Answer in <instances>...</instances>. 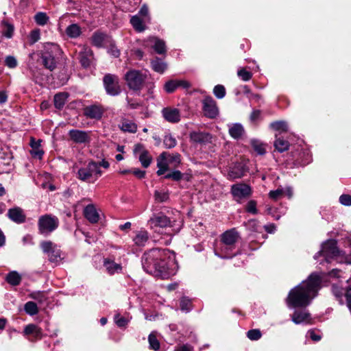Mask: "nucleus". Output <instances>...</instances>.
<instances>
[{"label":"nucleus","mask_w":351,"mask_h":351,"mask_svg":"<svg viewBox=\"0 0 351 351\" xmlns=\"http://www.w3.org/2000/svg\"><path fill=\"white\" fill-rule=\"evenodd\" d=\"M144 270L155 276L167 278L178 269L175 255L168 250L152 249L142 257Z\"/></svg>","instance_id":"f257e3e1"},{"label":"nucleus","mask_w":351,"mask_h":351,"mask_svg":"<svg viewBox=\"0 0 351 351\" xmlns=\"http://www.w3.org/2000/svg\"><path fill=\"white\" fill-rule=\"evenodd\" d=\"M321 277L313 273L307 280L293 288L286 299L287 304L290 308L304 307L308 306L316 297L320 289Z\"/></svg>","instance_id":"f03ea898"},{"label":"nucleus","mask_w":351,"mask_h":351,"mask_svg":"<svg viewBox=\"0 0 351 351\" xmlns=\"http://www.w3.org/2000/svg\"><path fill=\"white\" fill-rule=\"evenodd\" d=\"M239 235L234 229L227 230L221 236L219 245L215 248V254L221 258L232 257L230 253L235 248Z\"/></svg>","instance_id":"7ed1b4c3"},{"label":"nucleus","mask_w":351,"mask_h":351,"mask_svg":"<svg viewBox=\"0 0 351 351\" xmlns=\"http://www.w3.org/2000/svg\"><path fill=\"white\" fill-rule=\"evenodd\" d=\"M61 49L56 44L48 43L44 51L40 53L42 64L45 69L53 71L57 66L58 56L60 55Z\"/></svg>","instance_id":"20e7f679"},{"label":"nucleus","mask_w":351,"mask_h":351,"mask_svg":"<svg viewBox=\"0 0 351 351\" xmlns=\"http://www.w3.org/2000/svg\"><path fill=\"white\" fill-rule=\"evenodd\" d=\"M146 78L145 74L135 69L128 71L124 75V80L128 88L135 91L142 89Z\"/></svg>","instance_id":"39448f33"},{"label":"nucleus","mask_w":351,"mask_h":351,"mask_svg":"<svg viewBox=\"0 0 351 351\" xmlns=\"http://www.w3.org/2000/svg\"><path fill=\"white\" fill-rule=\"evenodd\" d=\"M40 247L43 252L48 256L50 262L59 264L63 259L61 250L51 241H43Z\"/></svg>","instance_id":"423d86ee"},{"label":"nucleus","mask_w":351,"mask_h":351,"mask_svg":"<svg viewBox=\"0 0 351 351\" xmlns=\"http://www.w3.org/2000/svg\"><path fill=\"white\" fill-rule=\"evenodd\" d=\"M339 254V251L337 247V242L335 240H328L322 245L320 252H319L314 258L317 259L319 256H323L326 262H330L331 260L337 258Z\"/></svg>","instance_id":"0eeeda50"},{"label":"nucleus","mask_w":351,"mask_h":351,"mask_svg":"<svg viewBox=\"0 0 351 351\" xmlns=\"http://www.w3.org/2000/svg\"><path fill=\"white\" fill-rule=\"evenodd\" d=\"M77 174L80 180L88 182L93 177L97 179L101 176L102 171L99 169L97 163L90 162L86 167L80 169Z\"/></svg>","instance_id":"6e6552de"},{"label":"nucleus","mask_w":351,"mask_h":351,"mask_svg":"<svg viewBox=\"0 0 351 351\" xmlns=\"http://www.w3.org/2000/svg\"><path fill=\"white\" fill-rule=\"evenodd\" d=\"M59 224L58 219L51 215H45L38 219V228L42 234H49L55 230Z\"/></svg>","instance_id":"1a4fd4ad"},{"label":"nucleus","mask_w":351,"mask_h":351,"mask_svg":"<svg viewBox=\"0 0 351 351\" xmlns=\"http://www.w3.org/2000/svg\"><path fill=\"white\" fill-rule=\"evenodd\" d=\"M104 86L107 93L112 96L118 95L121 93L118 76L110 73L104 77Z\"/></svg>","instance_id":"9d476101"},{"label":"nucleus","mask_w":351,"mask_h":351,"mask_svg":"<svg viewBox=\"0 0 351 351\" xmlns=\"http://www.w3.org/2000/svg\"><path fill=\"white\" fill-rule=\"evenodd\" d=\"M149 228L157 231L158 228H163L171 226V220L162 213L154 214L147 221Z\"/></svg>","instance_id":"9b49d317"},{"label":"nucleus","mask_w":351,"mask_h":351,"mask_svg":"<svg viewBox=\"0 0 351 351\" xmlns=\"http://www.w3.org/2000/svg\"><path fill=\"white\" fill-rule=\"evenodd\" d=\"M231 193L234 199L239 202L243 198H247L250 196L252 193L251 187L243 183H238L233 184L231 186Z\"/></svg>","instance_id":"f8f14e48"},{"label":"nucleus","mask_w":351,"mask_h":351,"mask_svg":"<svg viewBox=\"0 0 351 351\" xmlns=\"http://www.w3.org/2000/svg\"><path fill=\"white\" fill-rule=\"evenodd\" d=\"M203 112L208 118H215L219 114L216 101L210 96L206 97L203 101Z\"/></svg>","instance_id":"ddd939ff"},{"label":"nucleus","mask_w":351,"mask_h":351,"mask_svg":"<svg viewBox=\"0 0 351 351\" xmlns=\"http://www.w3.org/2000/svg\"><path fill=\"white\" fill-rule=\"evenodd\" d=\"M134 154L138 158L139 161L144 168H147L149 166L152 160V158L149 155V152L143 145H136L134 149Z\"/></svg>","instance_id":"4468645a"},{"label":"nucleus","mask_w":351,"mask_h":351,"mask_svg":"<svg viewBox=\"0 0 351 351\" xmlns=\"http://www.w3.org/2000/svg\"><path fill=\"white\" fill-rule=\"evenodd\" d=\"M25 336H31L32 341L41 339L43 337L42 329L34 324L27 325L23 330Z\"/></svg>","instance_id":"2eb2a0df"},{"label":"nucleus","mask_w":351,"mask_h":351,"mask_svg":"<svg viewBox=\"0 0 351 351\" xmlns=\"http://www.w3.org/2000/svg\"><path fill=\"white\" fill-rule=\"evenodd\" d=\"M164 119L170 123H178L180 121V112L177 108H165L162 110Z\"/></svg>","instance_id":"dca6fc26"},{"label":"nucleus","mask_w":351,"mask_h":351,"mask_svg":"<svg viewBox=\"0 0 351 351\" xmlns=\"http://www.w3.org/2000/svg\"><path fill=\"white\" fill-rule=\"evenodd\" d=\"M8 216L12 221L17 223H23L25 221V215L19 207L9 209Z\"/></svg>","instance_id":"f3484780"},{"label":"nucleus","mask_w":351,"mask_h":351,"mask_svg":"<svg viewBox=\"0 0 351 351\" xmlns=\"http://www.w3.org/2000/svg\"><path fill=\"white\" fill-rule=\"evenodd\" d=\"M86 219L92 223H95L99 220V215L93 204H88L84 210Z\"/></svg>","instance_id":"a211bd4d"},{"label":"nucleus","mask_w":351,"mask_h":351,"mask_svg":"<svg viewBox=\"0 0 351 351\" xmlns=\"http://www.w3.org/2000/svg\"><path fill=\"white\" fill-rule=\"evenodd\" d=\"M69 134L70 138L77 143H84L89 141L88 133L84 131L71 130Z\"/></svg>","instance_id":"6ab92c4d"},{"label":"nucleus","mask_w":351,"mask_h":351,"mask_svg":"<svg viewBox=\"0 0 351 351\" xmlns=\"http://www.w3.org/2000/svg\"><path fill=\"white\" fill-rule=\"evenodd\" d=\"M103 112L101 107L96 105L88 106L84 110L85 115L90 119H99L102 117Z\"/></svg>","instance_id":"aec40b11"},{"label":"nucleus","mask_w":351,"mask_h":351,"mask_svg":"<svg viewBox=\"0 0 351 351\" xmlns=\"http://www.w3.org/2000/svg\"><path fill=\"white\" fill-rule=\"evenodd\" d=\"M93 51L87 47H83L82 51L80 53V62L84 67H88L93 58Z\"/></svg>","instance_id":"412c9836"},{"label":"nucleus","mask_w":351,"mask_h":351,"mask_svg":"<svg viewBox=\"0 0 351 351\" xmlns=\"http://www.w3.org/2000/svg\"><path fill=\"white\" fill-rule=\"evenodd\" d=\"M104 266L108 273L110 275H113L115 273H119L122 270V267L120 264L116 263L114 261H110L108 258L104 259Z\"/></svg>","instance_id":"4be33fe9"},{"label":"nucleus","mask_w":351,"mask_h":351,"mask_svg":"<svg viewBox=\"0 0 351 351\" xmlns=\"http://www.w3.org/2000/svg\"><path fill=\"white\" fill-rule=\"evenodd\" d=\"M291 319L296 324L308 322L310 319V314L305 311H296L293 314Z\"/></svg>","instance_id":"5701e85b"},{"label":"nucleus","mask_w":351,"mask_h":351,"mask_svg":"<svg viewBox=\"0 0 351 351\" xmlns=\"http://www.w3.org/2000/svg\"><path fill=\"white\" fill-rule=\"evenodd\" d=\"M190 136L191 139L195 143H205L211 141V136L208 133L194 132Z\"/></svg>","instance_id":"b1692460"},{"label":"nucleus","mask_w":351,"mask_h":351,"mask_svg":"<svg viewBox=\"0 0 351 351\" xmlns=\"http://www.w3.org/2000/svg\"><path fill=\"white\" fill-rule=\"evenodd\" d=\"M148 41L152 45V47L158 53L162 54L166 51L165 44L163 40L152 37L149 38Z\"/></svg>","instance_id":"393cba45"},{"label":"nucleus","mask_w":351,"mask_h":351,"mask_svg":"<svg viewBox=\"0 0 351 351\" xmlns=\"http://www.w3.org/2000/svg\"><path fill=\"white\" fill-rule=\"evenodd\" d=\"M31 147L32 150L30 152L32 157L38 159H41L44 154V152L40 148V142L35 141L34 139H32Z\"/></svg>","instance_id":"a878e982"},{"label":"nucleus","mask_w":351,"mask_h":351,"mask_svg":"<svg viewBox=\"0 0 351 351\" xmlns=\"http://www.w3.org/2000/svg\"><path fill=\"white\" fill-rule=\"evenodd\" d=\"M148 233L145 230H141L136 232V236L134 237L133 241L138 246H144L148 241Z\"/></svg>","instance_id":"bb28decb"},{"label":"nucleus","mask_w":351,"mask_h":351,"mask_svg":"<svg viewBox=\"0 0 351 351\" xmlns=\"http://www.w3.org/2000/svg\"><path fill=\"white\" fill-rule=\"evenodd\" d=\"M130 23L134 29L138 32H142L145 29L144 21L138 15L133 16L130 19Z\"/></svg>","instance_id":"cd10ccee"},{"label":"nucleus","mask_w":351,"mask_h":351,"mask_svg":"<svg viewBox=\"0 0 351 351\" xmlns=\"http://www.w3.org/2000/svg\"><path fill=\"white\" fill-rule=\"evenodd\" d=\"M106 35L101 32H95L91 38L92 44L97 47H101L106 38Z\"/></svg>","instance_id":"c85d7f7f"},{"label":"nucleus","mask_w":351,"mask_h":351,"mask_svg":"<svg viewBox=\"0 0 351 351\" xmlns=\"http://www.w3.org/2000/svg\"><path fill=\"white\" fill-rule=\"evenodd\" d=\"M244 132L243 126L241 124L235 123L229 128V133L234 138H240Z\"/></svg>","instance_id":"c756f323"},{"label":"nucleus","mask_w":351,"mask_h":351,"mask_svg":"<svg viewBox=\"0 0 351 351\" xmlns=\"http://www.w3.org/2000/svg\"><path fill=\"white\" fill-rule=\"evenodd\" d=\"M6 280L10 285L12 286H17L21 283V276L15 271H11L7 275Z\"/></svg>","instance_id":"7c9ffc66"},{"label":"nucleus","mask_w":351,"mask_h":351,"mask_svg":"<svg viewBox=\"0 0 351 351\" xmlns=\"http://www.w3.org/2000/svg\"><path fill=\"white\" fill-rule=\"evenodd\" d=\"M68 98L66 93H60L54 96V105L57 108H62L65 104Z\"/></svg>","instance_id":"2f4dec72"},{"label":"nucleus","mask_w":351,"mask_h":351,"mask_svg":"<svg viewBox=\"0 0 351 351\" xmlns=\"http://www.w3.org/2000/svg\"><path fill=\"white\" fill-rule=\"evenodd\" d=\"M66 34L70 38H77L81 34V29L77 24H72L66 29Z\"/></svg>","instance_id":"473e14b6"},{"label":"nucleus","mask_w":351,"mask_h":351,"mask_svg":"<svg viewBox=\"0 0 351 351\" xmlns=\"http://www.w3.org/2000/svg\"><path fill=\"white\" fill-rule=\"evenodd\" d=\"M152 69L158 73H162L167 69V64L159 58L152 61Z\"/></svg>","instance_id":"72a5a7b5"},{"label":"nucleus","mask_w":351,"mask_h":351,"mask_svg":"<svg viewBox=\"0 0 351 351\" xmlns=\"http://www.w3.org/2000/svg\"><path fill=\"white\" fill-rule=\"evenodd\" d=\"M165 153H162L160 155V159L158 160L157 167L158 170L157 171V174L158 176H161L165 173V172L168 169L167 163L165 159Z\"/></svg>","instance_id":"f704fd0d"},{"label":"nucleus","mask_w":351,"mask_h":351,"mask_svg":"<svg viewBox=\"0 0 351 351\" xmlns=\"http://www.w3.org/2000/svg\"><path fill=\"white\" fill-rule=\"evenodd\" d=\"M120 128L124 132L135 133L137 130V125L131 121H124L122 122Z\"/></svg>","instance_id":"c9c22d12"},{"label":"nucleus","mask_w":351,"mask_h":351,"mask_svg":"<svg viewBox=\"0 0 351 351\" xmlns=\"http://www.w3.org/2000/svg\"><path fill=\"white\" fill-rule=\"evenodd\" d=\"M34 20L38 25L43 26L48 23L49 18L45 12H39L34 16Z\"/></svg>","instance_id":"e433bc0d"},{"label":"nucleus","mask_w":351,"mask_h":351,"mask_svg":"<svg viewBox=\"0 0 351 351\" xmlns=\"http://www.w3.org/2000/svg\"><path fill=\"white\" fill-rule=\"evenodd\" d=\"M29 297L42 304L47 299V293L44 291H34L29 294Z\"/></svg>","instance_id":"4c0bfd02"},{"label":"nucleus","mask_w":351,"mask_h":351,"mask_svg":"<svg viewBox=\"0 0 351 351\" xmlns=\"http://www.w3.org/2000/svg\"><path fill=\"white\" fill-rule=\"evenodd\" d=\"M274 146L280 152H282L288 149L289 143L284 139L278 138L274 143Z\"/></svg>","instance_id":"58836bf2"},{"label":"nucleus","mask_w":351,"mask_h":351,"mask_svg":"<svg viewBox=\"0 0 351 351\" xmlns=\"http://www.w3.org/2000/svg\"><path fill=\"white\" fill-rule=\"evenodd\" d=\"M24 309L25 312L30 315H34L38 312L36 304L33 302H27L25 304Z\"/></svg>","instance_id":"ea45409f"},{"label":"nucleus","mask_w":351,"mask_h":351,"mask_svg":"<svg viewBox=\"0 0 351 351\" xmlns=\"http://www.w3.org/2000/svg\"><path fill=\"white\" fill-rule=\"evenodd\" d=\"M154 198L158 202H165L169 199V193L165 191H156L154 192Z\"/></svg>","instance_id":"a19ab883"},{"label":"nucleus","mask_w":351,"mask_h":351,"mask_svg":"<svg viewBox=\"0 0 351 351\" xmlns=\"http://www.w3.org/2000/svg\"><path fill=\"white\" fill-rule=\"evenodd\" d=\"M252 145L258 154L263 155L265 153V145L262 143L253 140L252 141Z\"/></svg>","instance_id":"79ce46f5"},{"label":"nucleus","mask_w":351,"mask_h":351,"mask_svg":"<svg viewBox=\"0 0 351 351\" xmlns=\"http://www.w3.org/2000/svg\"><path fill=\"white\" fill-rule=\"evenodd\" d=\"M284 194V188L279 187L276 190L271 191L269 193V197L273 200H278L282 197Z\"/></svg>","instance_id":"37998d69"},{"label":"nucleus","mask_w":351,"mask_h":351,"mask_svg":"<svg viewBox=\"0 0 351 351\" xmlns=\"http://www.w3.org/2000/svg\"><path fill=\"white\" fill-rule=\"evenodd\" d=\"M148 341L152 349L158 350L160 348V343L154 332L149 335Z\"/></svg>","instance_id":"c03bdc74"},{"label":"nucleus","mask_w":351,"mask_h":351,"mask_svg":"<svg viewBox=\"0 0 351 351\" xmlns=\"http://www.w3.org/2000/svg\"><path fill=\"white\" fill-rule=\"evenodd\" d=\"M178 87V80H169L164 86L165 91L168 93H173Z\"/></svg>","instance_id":"a18cd8bd"},{"label":"nucleus","mask_w":351,"mask_h":351,"mask_svg":"<svg viewBox=\"0 0 351 351\" xmlns=\"http://www.w3.org/2000/svg\"><path fill=\"white\" fill-rule=\"evenodd\" d=\"M271 127L274 130L276 131H287V124L285 121H276L271 123Z\"/></svg>","instance_id":"49530a36"},{"label":"nucleus","mask_w":351,"mask_h":351,"mask_svg":"<svg viewBox=\"0 0 351 351\" xmlns=\"http://www.w3.org/2000/svg\"><path fill=\"white\" fill-rule=\"evenodd\" d=\"M213 93L218 99H222L226 95V89L223 85H217L214 87Z\"/></svg>","instance_id":"de8ad7c7"},{"label":"nucleus","mask_w":351,"mask_h":351,"mask_svg":"<svg viewBox=\"0 0 351 351\" xmlns=\"http://www.w3.org/2000/svg\"><path fill=\"white\" fill-rule=\"evenodd\" d=\"M40 38V29H36L32 30L29 35V42L31 45L34 44L39 40Z\"/></svg>","instance_id":"09e8293b"},{"label":"nucleus","mask_w":351,"mask_h":351,"mask_svg":"<svg viewBox=\"0 0 351 351\" xmlns=\"http://www.w3.org/2000/svg\"><path fill=\"white\" fill-rule=\"evenodd\" d=\"M14 26L8 23H3V34L5 37L10 38L14 33Z\"/></svg>","instance_id":"8fccbe9b"},{"label":"nucleus","mask_w":351,"mask_h":351,"mask_svg":"<svg viewBox=\"0 0 351 351\" xmlns=\"http://www.w3.org/2000/svg\"><path fill=\"white\" fill-rule=\"evenodd\" d=\"M262 336L261 332L258 329L250 330L247 332V337L252 341L258 340Z\"/></svg>","instance_id":"3c124183"},{"label":"nucleus","mask_w":351,"mask_h":351,"mask_svg":"<svg viewBox=\"0 0 351 351\" xmlns=\"http://www.w3.org/2000/svg\"><path fill=\"white\" fill-rule=\"evenodd\" d=\"M238 76L243 81H249L252 76L251 72L245 70V69H241L237 72Z\"/></svg>","instance_id":"603ef678"},{"label":"nucleus","mask_w":351,"mask_h":351,"mask_svg":"<svg viewBox=\"0 0 351 351\" xmlns=\"http://www.w3.org/2000/svg\"><path fill=\"white\" fill-rule=\"evenodd\" d=\"M180 308L183 311L188 312L191 308V300L185 297L180 300Z\"/></svg>","instance_id":"864d4df0"},{"label":"nucleus","mask_w":351,"mask_h":351,"mask_svg":"<svg viewBox=\"0 0 351 351\" xmlns=\"http://www.w3.org/2000/svg\"><path fill=\"white\" fill-rule=\"evenodd\" d=\"M164 145L166 148L171 149L176 146V141L171 135H167V136H165V137Z\"/></svg>","instance_id":"5fc2aeb1"},{"label":"nucleus","mask_w":351,"mask_h":351,"mask_svg":"<svg viewBox=\"0 0 351 351\" xmlns=\"http://www.w3.org/2000/svg\"><path fill=\"white\" fill-rule=\"evenodd\" d=\"M138 15L141 17H145V21H149L150 17L149 16V10L146 5H143L140 9Z\"/></svg>","instance_id":"6e6d98bb"},{"label":"nucleus","mask_w":351,"mask_h":351,"mask_svg":"<svg viewBox=\"0 0 351 351\" xmlns=\"http://www.w3.org/2000/svg\"><path fill=\"white\" fill-rule=\"evenodd\" d=\"M114 321L119 327H123L128 323V319L121 317L119 314L114 316Z\"/></svg>","instance_id":"4d7b16f0"},{"label":"nucleus","mask_w":351,"mask_h":351,"mask_svg":"<svg viewBox=\"0 0 351 351\" xmlns=\"http://www.w3.org/2000/svg\"><path fill=\"white\" fill-rule=\"evenodd\" d=\"M246 210L252 214L257 213L256 202L254 200H250L246 206Z\"/></svg>","instance_id":"13d9d810"},{"label":"nucleus","mask_w":351,"mask_h":351,"mask_svg":"<svg viewBox=\"0 0 351 351\" xmlns=\"http://www.w3.org/2000/svg\"><path fill=\"white\" fill-rule=\"evenodd\" d=\"M165 178H171L173 180H180L182 178V173L179 171H175L165 175Z\"/></svg>","instance_id":"bf43d9fd"},{"label":"nucleus","mask_w":351,"mask_h":351,"mask_svg":"<svg viewBox=\"0 0 351 351\" xmlns=\"http://www.w3.org/2000/svg\"><path fill=\"white\" fill-rule=\"evenodd\" d=\"M339 202L345 206H351V196L349 195H342L339 197Z\"/></svg>","instance_id":"052dcab7"},{"label":"nucleus","mask_w":351,"mask_h":351,"mask_svg":"<svg viewBox=\"0 0 351 351\" xmlns=\"http://www.w3.org/2000/svg\"><path fill=\"white\" fill-rule=\"evenodd\" d=\"M5 64L10 68H15L17 65V61L13 56H8L5 59Z\"/></svg>","instance_id":"680f3d73"},{"label":"nucleus","mask_w":351,"mask_h":351,"mask_svg":"<svg viewBox=\"0 0 351 351\" xmlns=\"http://www.w3.org/2000/svg\"><path fill=\"white\" fill-rule=\"evenodd\" d=\"M108 53L115 58H118L120 56V51L117 47L112 44L108 49Z\"/></svg>","instance_id":"e2e57ef3"},{"label":"nucleus","mask_w":351,"mask_h":351,"mask_svg":"<svg viewBox=\"0 0 351 351\" xmlns=\"http://www.w3.org/2000/svg\"><path fill=\"white\" fill-rule=\"evenodd\" d=\"M128 104L129 107L132 109H135L141 106V104L139 102H137L131 99H128Z\"/></svg>","instance_id":"0e129e2a"},{"label":"nucleus","mask_w":351,"mask_h":351,"mask_svg":"<svg viewBox=\"0 0 351 351\" xmlns=\"http://www.w3.org/2000/svg\"><path fill=\"white\" fill-rule=\"evenodd\" d=\"M308 334L311 339L314 341H318L321 339V336L316 334L313 330L308 331Z\"/></svg>","instance_id":"69168bd1"},{"label":"nucleus","mask_w":351,"mask_h":351,"mask_svg":"<svg viewBox=\"0 0 351 351\" xmlns=\"http://www.w3.org/2000/svg\"><path fill=\"white\" fill-rule=\"evenodd\" d=\"M132 173L138 178H143L145 175V172L140 169H134Z\"/></svg>","instance_id":"338daca9"},{"label":"nucleus","mask_w":351,"mask_h":351,"mask_svg":"<svg viewBox=\"0 0 351 351\" xmlns=\"http://www.w3.org/2000/svg\"><path fill=\"white\" fill-rule=\"evenodd\" d=\"M261 115V111L260 110H253L251 115H250V119L252 121H255L256 120H257L259 117Z\"/></svg>","instance_id":"774afa93"}]
</instances>
